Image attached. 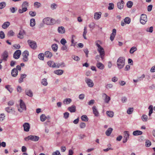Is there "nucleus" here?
<instances>
[{"instance_id": "49", "label": "nucleus", "mask_w": 155, "mask_h": 155, "mask_svg": "<svg viewBox=\"0 0 155 155\" xmlns=\"http://www.w3.org/2000/svg\"><path fill=\"white\" fill-rule=\"evenodd\" d=\"M34 6L37 8H39L41 6V4L38 2H35L34 3Z\"/></svg>"}, {"instance_id": "19", "label": "nucleus", "mask_w": 155, "mask_h": 155, "mask_svg": "<svg viewBox=\"0 0 155 155\" xmlns=\"http://www.w3.org/2000/svg\"><path fill=\"white\" fill-rule=\"evenodd\" d=\"M101 13L100 12L95 13L94 15V18L96 20H98L101 18Z\"/></svg>"}, {"instance_id": "48", "label": "nucleus", "mask_w": 155, "mask_h": 155, "mask_svg": "<svg viewBox=\"0 0 155 155\" xmlns=\"http://www.w3.org/2000/svg\"><path fill=\"white\" fill-rule=\"evenodd\" d=\"M133 110L134 109L133 108H129L127 110V113L128 114H130L132 113Z\"/></svg>"}, {"instance_id": "60", "label": "nucleus", "mask_w": 155, "mask_h": 155, "mask_svg": "<svg viewBox=\"0 0 155 155\" xmlns=\"http://www.w3.org/2000/svg\"><path fill=\"white\" fill-rule=\"evenodd\" d=\"M80 126L81 128H83L85 127L86 124L85 123L82 122L80 124Z\"/></svg>"}, {"instance_id": "32", "label": "nucleus", "mask_w": 155, "mask_h": 155, "mask_svg": "<svg viewBox=\"0 0 155 155\" xmlns=\"http://www.w3.org/2000/svg\"><path fill=\"white\" fill-rule=\"evenodd\" d=\"M25 92L26 94L30 96V97H32L33 96V93L31 90H26L25 91Z\"/></svg>"}, {"instance_id": "2", "label": "nucleus", "mask_w": 155, "mask_h": 155, "mask_svg": "<svg viewBox=\"0 0 155 155\" xmlns=\"http://www.w3.org/2000/svg\"><path fill=\"white\" fill-rule=\"evenodd\" d=\"M29 6V3L27 1L24 2L22 5V9H19L18 10V12L20 14H22L26 12L28 10L27 8Z\"/></svg>"}, {"instance_id": "28", "label": "nucleus", "mask_w": 155, "mask_h": 155, "mask_svg": "<svg viewBox=\"0 0 155 155\" xmlns=\"http://www.w3.org/2000/svg\"><path fill=\"white\" fill-rule=\"evenodd\" d=\"M10 24L9 21L5 22L2 25V27L4 29H6L10 25Z\"/></svg>"}, {"instance_id": "17", "label": "nucleus", "mask_w": 155, "mask_h": 155, "mask_svg": "<svg viewBox=\"0 0 155 155\" xmlns=\"http://www.w3.org/2000/svg\"><path fill=\"white\" fill-rule=\"evenodd\" d=\"M23 127H24L25 131L28 132L29 131L30 126L28 123H24L23 125Z\"/></svg>"}, {"instance_id": "52", "label": "nucleus", "mask_w": 155, "mask_h": 155, "mask_svg": "<svg viewBox=\"0 0 155 155\" xmlns=\"http://www.w3.org/2000/svg\"><path fill=\"white\" fill-rule=\"evenodd\" d=\"M114 4L113 3H110L109 4V6L108 7V9L109 10H112L114 8Z\"/></svg>"}, {"instance_id": "9", "label": "nucleus", "mask_w": 155, "mask_h": 155, "mask_svg": "<svg viewBox=\"0 0 155 155\" xmlns=\"http://www.w3.org/2000/svg\"><path fill=\"white\" fill-rule=\"evenodd\" d=\"M85 82L87 83L88 87H92L94 85V84L93 81L91 79L88 78H86L85 79Z\"/></svg>"}, {"instance_id": "51", "label": "nucleus", "mask_w": 155, "mask_h": 155, "mask_svg": "<svg viewBox=\"0 0 155 155\" xmlns=\"http://www.w3.org/2000/svg\"><path fill=\"white\" fill-rule=\"evenodd\" d=\"M75 36L74 35H73L72 36V38L71 40V46H74L76 45V43L74 42V40L73 38L74 37H75Z\"/></svg>"}, {"instance_id": "1", "label": "nucleus", "mask_w": 155, "mask_h": 155, "mask_svg": "<svg viewBox=\"0 0 155 155\" xmlns=\"http://www.w3.org/2000/svg\"><path fill=\"white\" fill-rule=\"evenodd\" d=\"M100 42L99 41H97L95 42L96 46L97 47V50L101 56V58L102 60L104 58V56L105 54L104 49L98 43Z\"/></svg>"}, {"instance_id": "3", "label": "nucleus", "mask_w": 155, "mask_h": 155, "mask_svg": "<svg viewBox=\"0 0 155 155\" xmlns=\"http://www.w3.org/2000/svg\"><path fill=\"white\" fill-rule=\"evenodd\" d=\"M125 59L123 57H120L117 60V64L118 68L119 69L122 68L125 64Z\"/></svg>"}, {"instance_id": "5", "label": "nucleus", "mask_w": 155, "mask_h": 155, "mask_svg": "<svg viewBox=\"0 0 155 155\" xmlns=\"http://www.w3.org/2000/svg\"><path fill=\"white\" fill-rule=\"evenodd\" d=\"M39 139V137L38 136L35 135H31L26 137L25 138V140L28 141L29 140H30L32 141H37Z\"/></svg>"}, {"instance_id": "18", "label": "nucleus", "mask_w": 155, "mask_h": 155, "mask_svg": "<svg viewBox=\"0 0 155 155\" xmlns=\"http://www.w3.org/2000/svg\"><path fill=\"white\" fill-rule=\"evenodd\" d=\"M93 112V114L96 117H98L99 115V113L98 111L97 110L96 107L93 106L92 107Z\"/></svg>"}, {"instance_id": "12", "label": "nucleus", "mask_w": 155, "mask_h": 155, "mask_svg": "<svg viewBox=\"0 0 155 155\" xmlns=\"http://www.w3.org/2000/svg\"><path fill=\"white\" fill-rule=\"evenodd\" d=\"M20 106L21 109H18V110L20 112H21L23 110H26L25 105L22 100L21 99L20 100Z\"/></svg>"}, {"instance_id": "35", "label": "nucleus", "mask_w": 155, "mask_h": 155, "mask_svg": "<svg viewBox=\"0 0 155 155\" xmlns=\"http://www.w3.org/2000/svg\"><path fill=\"white\" fill-rule=\"evenodd\" d=\"M87 28L86 27H84V31L83 32V36L84 39H86V35L87 33Z\"/></svg>"}, {"instance_id": "55", "label": "nucleus", "mask_w": 155, "mask_h": 155, "mask_svg": "<svg viewBox=\"0 0 155 155\" xmlns=\"http://www.w3.org/2000/svg\"><path fill=\"white\" fill-rule=\"evenodd\" d=\"M14 34V33L12 30L9 31L8 34V35L10 36H13Z\"/></svg>"}, {"instance_id": "47", "label": "nucleus", "mask_w": 155, "mask_h": 155, "mask_svg": "<svg viewBox=\"0 0 155 155\" xmlns=\"http://www.w3.org/2000/svg\"><path fill=\"white\" fill-rule=\"evenodd\" d=\"M133 5V2L130 1L128 2L127 4V7L129 8H131L132 6Z\"/></svg>"}, {"instance_id": "58", "label": "nucleus", "mask_w": 155, "mask_h": 155, "mask_svg": "<svg viewBox=\"0 0 155 155\" xmlns=\"http://www.w3.org/2000/svg\"><path fill=\"white\" fill-rule=\"evenodd\" d=\"M52 155H61V154L59 151L56 150L52 153Z\"/></svg>"}, {"instance_id": "45", "label": "nucleus", "mask_w": 155, "mask_h": 155, "mask_svg": "<svg viewBox=\"0 0 155 155\" xmlns=\"http://www.w3.org/2000/svg\"><path fill=\"white\" fill-rule=\"evenodd\" d=\"M124 22L126 24H129L130 22V19L128 17H126L124 19Z\"/></svg>"}, {"instance_id": "16", "label": "nucleus", "mask_w": 155, "mask_h": 155, "mask_svg": "<svg viewBox=\"0 0 155 155\" xmlns=\"http://www.w3.org/2000/svg\"><path fill=\"white\" fill-rule=\"evenodd\" d=\"M116 34V30L115 29H113L112 30V32L111 34L110 37V39L111 41H113Z\"/></svg>"}, {"instance_id": "53", "label": "nucleus", "mask_w": 155, "mask_h": 155, "mask_svg": "<svg viewBox=\"0 0 155 155\" xmlns=\"http://www.w3.org/2000/svg\"><path fill=\"white\" fill-rule=\"evenodd\" d=\"M5 37V35L4 32L2 31H0V38L1 39H3Z\"/></svg>"}, {"instance_id": "59", "label": "nucleus", "mask_w": 155, "mask_h": 155, "mask_svg": "<svg viewBox=\"0 0 155 155\" xmlns=\"http://www.w3.org/2000/svg\"><path fill=\"white\" fill-rule=\"evenodd\" d=\"M5 116L4 114H1L0 115V121H2L5 118Z\"/></svg>"}, {"instance_id": "15", "label": "nucleus", "mask_w": 155, "mask_h": 155, "mask_svg": "<svg viewBox=\"0 0 155 155\" xmlns=\"http://www.w3.org/2000/svg\"><path fill=\"white\" fill-rule=\"evenodd\" d=\"M25 34V31L23 30H21L19 31L17 35V37L20 39H22L24 38V35Z\"/></svg>"}, {"instance_id": "54", "label": "nucleus", "mask_w": 155, "mask_h": 155, "mask_svg": "<svg viewBox=\"0 0 155 155\" xmlns=\"http://www.w3.org/2000/svg\"><path fill=\"white\" fill-rule=\"evenodd\" d=\"M29 14L31 17H34L36 15V13L35 12H33L32 11H30L29 12Z\"/></svg>"}, {"instance_id": "14", "label": "nucleus", "mask_w": 155, "mask_h": 155, "mask_svg": "<svg viewBox=\"0 0 155 155\" xmlns=\"http://www.w3.org/2000/svg\"><path fill=\"white\" fill-rule=\"evenodd\" d=\"M2 58L3 61H6L7 60V58H8V52L6 51H5L2 54Z\"/></svg>"}, {"instance_id": "4", "label": "nucleus", "mask_w": 155, "mask_h": 155, "mask_svg": "<svg viewBox=\"0 0 155 155\" xmlns=\"http://www.w3.org/2000/svg\"><path fill=\"white\" fill-rule=\"evenodd\" d=\"M43 22L44 23L47 25H51L55 24L56 21L54 19L51 18L47 17L43 19Z\"/></svg>"}, {"instance_id": "34", "label": "nucleus", "mask_w": 155, "mask_h": 155, "mask_svg": "<svg viewBox=\"0 0 155 155\" xmlns=\"http://www.w3.org/2000/svg\"><path fill=\"white\" fill-rule=\"evenodd\" d=\"M35 24V20L34 18H31L30 20V26L31 27L34 26Z\"/></svg>"}, {"instance_id": "30", "label": "nucleus", "mask_w": 155, "mask_h": 155, "mask_svg": "<svg viewBox=\"0 0 155 155\" xmlns=\"http://www.w3.org/2000/svg\"><path fill=\"white\" fill-rule=\"evenodd\" d=\"M112 130H113V129L112 128H108L106 131V132H105L107 136H110V135Z\"/></svg>"}, {"instance_id": "26", "label": "nucleus", "mask_w": 155, "mask_h": 155, "mask_svg": "<svg viewBox=\"0 0 155 155\" xmlns=\"http://www.w3.org/2000/svg\"><path fill=\"white\" fill-rule=\"evenodd\" d=\"M58 31L60 33H64L65 32V29L63 27H59L58 28Z\"/></svg>"}, {"instance_id": "56", "label": "nucleus", "mask_w": 155, "mask_h": 155, "mask_svg": "<svg viewBox=\"0 0 155 155\" xmlns=\"http://www.w3.org/2000/svg\"><path fill=\"white\" fill-rule=\"evenodd\" d=\"M60 42L63 45H64L67 43V41L65 39L62 38Z\"/></svg>"}, {"instance_id": "62", "label": "nucleus", "mask_w": 155, "mask_h": 155, "mask_svg": "<svg viewBox=\"0 0 155 155\" xmlns=\"http://www.w3.org/2000/svg\"><path fill=\"white\" fill-rule=\"evenodd\" d=\"M64 117L65 118H68L69 116V113L68 112H66L64 113Z\"/></svg>"}, {"instance_id": "41", "label": "nucleus", "mask_w": 155, "mask_h": 155, "mask_svg": "<svg viewBox=\"0 0 155 155\" xmlns=\"http://www.w3.org/2000/svg\"><path fill=\"white\" fill-rule=\"evenodd\" d=\"M137 50V48L136 47L134 46L132 47L130 50V54H133L134 52Z\"/></svg>"}, {"instance_id": "11", "label": "nucleus", "mask_w": 155, "mask_h": 155, "mask_svg": "<svg viewBox=\"0 0 155 155\" xmlns=\"http://www.w3.org/2000/svg\"><path fill=\"white\" fill-rule=\"evenodd\" d=\"M147 16L146 15L143 14L141 15L140 21L142 24H145L147 21Z\"/></svg>"}, {"instance_id": "36", "label": "nucleus", "mask_w": 155, "mask_h": 155, "mask_svg": "<svg viewBox=\"0 0 155 155\" xmlns=\"http://www.w3.org/2000/svg\"><path fill=\"white\" fill-rule=\"evenodd\" d=\"M51 47L52 50L55 52L57 51L58 48V45L56 44H54L52 45Z\"/></svg>"}, {"instance_id": "37", "label": "nucleus", "mask_w": 155, "mask_h": 155, "mask_svg": "<svg viewBox=\"0 0 155 155\" xmlns=\"http://www.w3.org/2000/svg\"><path fill=\"white\" fill-rule=\"evenodd\" d=\"M40 118L41 121L42 122H44L45 120L47 118V117L45 114H42L41 115Z\"/></svg>"}, {"instance_id": "25", "label": "nucleus", "mask_w": 155, "mask_h": 155, "mask_svg": "<svg viewBox=\"0 0 155 155\" xmlns=\"http://www.w3.org/2000/svg\"><path fill=\"white\" fill-rule=\"evenodd\" d=\"M143 133L142 131L137 130L134 131L133 133V134L134 136H136L141 135Z\"/></svg>"}, {"instance_id": "10", "label": "nucleus", "mask_w": 155, "mask_h": 155, "mask_svg": "<svg viewBox=\"0 0 155 155\" xmlns=\"http://www.w3.org/2000/svg\"><path fill=\"white\" fill-rule=\"evenodd\" d=\"M129 132L125 131L124 132V139L123 141V143H125L127 142V140L129 139Z\"/></svg>"}, {"instance_id": "42", "label": "nucleus", "mask_w": 155, "mask_h": 155, "mask_svg": "<svg viewBox=\"0 0 155 155\" xmlns=\"http://www.w3.org/2000/svg\"><path fill=\"white\" fill-rule=\"evenodd\" d=\"M45 55V54H44L43 53H40L38 55V58L41 60H43Z\"/></svg>"}, {"instance_id": "29", "label": "nucleus", "mask_w": 155, "mask_h": 155, "mask_svg": "<svg viewBox=\"0 0 155 155\" xmlns=\"http://www.w3.org/2000/svg\"><path fill=\"white\" fill-rule=\"evenodd\" d=\"M52 56V54L49 51H46L45 52V56L46 57L50 58Z\"/></svg>"}, {"instance_id": "21", "label": "nucleus", "mask_w": 155, "mask_h": 155, "mask_svg": "<svg viewBox=\"0 0 155 155\" xmlns=\"http://www.w3.org/2000/svg\"><path fill=\"white\" fill-rule=\"evenodd\" d=\"M96 66L98 68L101 70L104 69V65L100 62H98L97 63Z\"/></svg>"}, {"instance_id": "31", "label": "nucleus", "mask_w": 155, "mask_h": 155, "mask_svg": "<svg viewBox=\"0 0 155 155\" xmlns=\"http://www.w3.org/2000/svg\"><path fill=\"white\" fill-rule=\"evenodd\" d=\"M54 73L58 75H61L63 73V71L62 70H55L54 71Z\"/></svg>"}, {"instance_id": "64", "label": "nucleus", "mask_w": 155, "mask_h": 155, "mask_svg": "<svg viewBox=\"0 0 155 155\" xmlns=\"http://www.w3.org/2000/svg\"><path fill=\"white\" fill-rule=\"evenodd\" d=\"M84 97V94H81L79 95V98L80 99H83Z\"/></svg>"}, {"instance_id": "46", "label": "nucleus", "mask_w": 155, "mask_h": 155, "mask_svg": "<svg viewBox=\"0 0 155 155\" xmlns=\"http://www.w3.org/2000/svg\"><path fill=\"white\" fill-rule=\"evenodd\" d=\"M10 86L9 85H7L5 86V88L10 93H11L13 91L12 88L10 87Z\"/></svg>"}, {"instance_id": "24", "label": "nucleus", "mask_w": 155, "mask_h": 155, "mask_svg": "<svg viewBox=\"0 0 155 155\" xmlns=\"http://www.w3.org/2000/svg\"><path fill=\"white\" fill-rule=\"evenodd\" d=\"M103 97H105L104 101L105 102L107 103L110 100V97L107 96V94L105 93H104L103 94Z\"/></svg>"}, {"instance_id": "8", "label": "nucleus", "mask_w": 155, "mask_h": 155, "mask_svg": "<svg viewBox=\"0 0 155 155\" xmlns=\"http://www.w3.org/2000/svg\"><path fill=\"white\" fill-rule=\"evenodd\" d=\"M28 42L30 46L33 49H35L37 47V45L35 41H32L30 40L28 41Z\"/></svg>"}, {"instance_id": "6", "label": "nucleus", "mask_w": 155, "mask_h": 155, "mask_svg": "<svg viewBox=\"0 0 155 155\" xmlns=\"http://www.w3.org/2000/svg\"><path fill=\"white\" fill-rule=\"evenodd\" d=\"M23 56L22 60L24 62H27L28 60L29 52L27 51H25L22 53Z\"/></svg>"}, {"instance_id": "40", "label": "nucleus", "mask_w": 155, "mask_h": 155, "mask_svg": "<svg viewBox=\"0 0 155 155\" xmlns=\"http://www.w3.org/2000/svg\"><path fill=\"white\" fill-rule=\"evenodd\" d=\"M6 6V3L5 2H3L0 3V9L4 8Z\"/></svg>"}, {"instance_id": "44", "label": "nucleus", "mask_w": 155, "mask_h": 155, "mask_svg": "<svg viewBox=\"0 0 155 155\" xmlns=\"http://www.w3.org/2000/svg\"><path fill=\"white\" fill-rule=\"evenodd\" d=\"M153 106L152 105H150L149 106L148 109H149V115L150 116L151 114L153 113Z\"/></svg>"}, {"instance_id": "50", "label": "nucleus", "mask_w": 155, "mask_h": 155, "mask_svg": "<svg viewBox=\"0 0 155 155\" xmlns=\"http://www.w3.org/2000/svg\"><path fill=\"white\" fill-rule=\"evenodd\" d=\"M141 119L143 121H146L147 120V117L146 115H143L142 116Z\"/></svg>"}, {"instance_id": "7", "label": "nucleus", "mask_w": 155, "mask_h": 155, "mask_svg": "<svg viewBox=\"0 0 155 155\" xmlns=\"http://www.w3.org/2000/svg\"><path fill=\"white\" fill-rule=\"evenodd\" d=\"M47 64L49 67L53 68H59L61 65V64H57V65H56L55 63L53 61H48L47 62Z\"/></svg>"}, {"instance_id": "61", "label": "nucleus", "mask_w": 155, "mask_h": 155, "mask_svg": "<svg viewBox=\"0 0 155 155\" xmlns=\"http://www.w3.org/2000/svg\"><path fill=\"white\" fill-rule=\"evenodd\" d=\"M151 143L150 141H148L146 142V146L147 147H149L151 145Z\"/></svg>"}, {"instance_id": "27", "label": "nucleus", "mask_w": 155, "mask_h": 155, "mask_svg": "<svg viewBox=\"0 0 155 155\" xmlns=\"http://www.w3.org/2000/svg\"><path fill=\"white\" fill-rule=\"evenodd\" d=\"M71 102V99L70 98H67L64 99L63 103L64 104H70Z\"/></svg>"}, {"instance_id": "38", "label": "nucleus", "mask_w": 155, "mask_h": 155, "mask_svg": "<svg viewBox=\"0 0 155 155\" xmlns=\"http://www.w3.org/2000/svg\"><path fill=\"white\" fill-rule=\"evenodd\" d=\"M41 83L43 85L45 86H47L48 84L47 79L45 78L42 79L41 81Z\"/></svg>"}, {"instance_id": "63", "label": "nucleus", "mask_w": 155, "mask_h": 155, "mask_svg": "<svg viewBox=\"0 0 155 155\" xmlns=\"http://www.w3.org/2000/svg\"><path fill=\"white\" fill-rule=\"evenodd\" d=\"M153 27H150L149 29H147V31L150 32L151 33L153 32Z\"/></svg>"}, {"instance_id": "20", "label": "nucleus", "mask_w": 155, "mask_h": 155, "mask_svg": "<svg viewBox=\"0 0 155 155\" xmlns=\"http://www.w3.org/2000/svg\"><path fill=\"white\" fill-rule=\"evenodd\" d=\"M18 71L17 69L15 68H13L11 74L13 77H15L18 74Z\"/></svg>"}, {"instance_id": "43", "label": "nucleus", "mask_w": 155, "mask_h": 155, "mask_svg": "<svg viewBox=\"0 0 155 155\" xmlns=\"http://www.w3.org/2000/svg\"><path fill=\"white\" fill-rule=\"evenodd\" d=\"M5 110L8 113H11L13 111L12 108L11 107H8L5 108Z\"/></svg>"}, {"instance_id": "13", "label": "nucleus", "mask_w": 155, "mask_h": 155, "mask_svg": "<svg viewBox=\"0 0 155 155\" xmlns=\"http://www.w3.org/2000/svg\"><path fill=\"white\" fill-rule=\"evenodd\" d=\"M21 54V51L19 50H18L14 53L13 57L15 59H18L19 58Z\"/></svg>"}, {"instance_id": "23", "label": "nucleus", "mask_w": 155, "mask_h": 155, "mask_svg": "<svg viewBox=\"0 0 155 155\" xmlns=\"http://www.w3.org/2000/svg\"><path fill=\"white\" fill-rule=\"evenodd\" d=\"M27 76V75L24 74H21V77L18 80L19 83H21L23 81V79L25 78Z\"/></svg>"}, {"instance_id": "22", "label": "nucleus", "mask_w": 155, "mask_h": 155, "mask_svg": "<svg viewBox=\"0 0 155 155\" xmlns=\"http://www.w3.org/2000/svg\"><path fill=\"white\" fill-rule=\"evenodd\" d=\"M68 110L71 112H74L76 111V107L74 105H72L68 108Z\"/></svg>"}, {"instance_id": "33", "label": "nucleus", "mask_w": 155, "mask_h": 155, "mask_svg": "<svg viewBox=\"0 0 155 155\" xmlns=\"http://www.w3.org/2000/svg\"><path fill=\"white\" fill-rule=\"evenodd\" d=\"M106 114L108 116L110 117H112L114 116V112L113 111H107Z\"/></svg>"}, {"instance_id": "39", "label": "nucleus", "mask_w": 155, "mask_h": 155, "mask_svg": "<svg viewBox=\"0 0 155 155\" xmlns=\"http://www.w3.org/2000/svg\"><path fill=\"white\" fill-rule=\"evenodd\" d=\"M82 120L87 121L88 120V118L86 115H83L81 117Z\"/></svg>"}, {"instance_id": "57", "label": "nucleus", "mask_w": 155, "mask_h": 155, "mask_svg": "<svg viewBox=\"0 0 155 155\" xmlns=\"http://www.w3.org/2000/svg\"><path fill=\"white\" fill-rule=\"evenodd\" d=\"M72 58L76 61H78L80 60V59L79 57L77 56H75L74 55H73L72 57Z\"/></svg>"}]
</instances>
